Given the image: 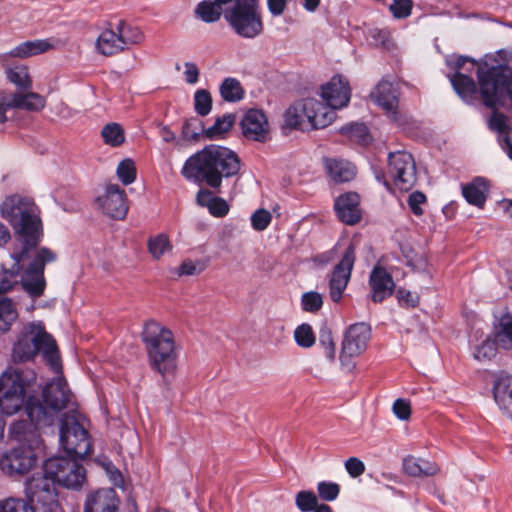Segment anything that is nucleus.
Masks as SVG:
<instances>
[{
  "instance_id": "79ce46f5",
  "label": "nucleus",
  "mask_w": 512,
  "mask_h": 512,
  "mask_svg": "<svg viewBox=\"0 0 512 512\" xmlns=\"http://www.w3.org/2000/svg\"><path fill=\"white\" fill-rule=\"evenodd\" d=\"M496 353V342L490 338H487L480 345L475 347L473 356L478 361H489L495 357Z\"/></svg>"
},
{
  "instance_id": "ea45409f",
  "label": "nucleus",
  "mask_w": 512,
  "mask_h": 512,
  "mask_svg": "<svg viewBox=\"0 0 512 512\" xmlns=\"http://www.w3.org/2000/svg\"><path fill=\"white\" fill-rule=\"evenodd\" d=\"M0 512H34V507L27 500L9 497L0 500Z\"/></svg>"
},
{
  "instance_id": "774afa93",
  "label": "nucleus",
  "mask_w": 512,
  "mask_h": 512,
  "mask_svg": "<svg viewBox=\"0 0 512 512\" xmlns=\"http://www.w3.org/2000/svg\"><path fill=\"white\" fill-rule=\"evenodd\" d=\"M267 8L273 16H280L287 7V0H266Z\"/></svg>"
},
{
  "instance_id": "5fc2aeb1",
  "label": "nucleus",
  "mask_w": 512,
  "mask_h": 512,
  "mask_svg": "<svg viewBox=\"0 0 512 512\" xmlns=\"http://www.w3.org/2000/svg\"><path fill=\"white\" fill-rule=\"evenodd\" d=\"M426 200L425 194L420 191H415L409 195L408 205L414 215L421 216L423 214L421 206L426 203Z\"/></svg>"
},
{
  "instance_id": "2eb2a0df",
  "label": "nucleus",
  "mask_w": 512,
  "mask_h": 512,
  "mask_svg": "<svg viewBox=\"0 0 512 512\" xmlns=\"http://www.w3.org/2000/svg\"><path fill=\"white\" fill-rule=\"evenodd\" d=\"M103 212L114 219H124L128 212L127 197L124 189L117 184H109L105 194L97 198Z\"/></svg>"
},
{
  "instance_id": "0eeeda50",
  "label": "nucleus",
  "mask_w": 512,
  "mask_h": 512,
  "mask_svg": "<svg viewBox=\"0 0 512 512\" xmlns=\"http://www.w3.org/2000/svg\"><path fill=\"white\" fill-rule=\"evenodd\" d=\"M31 437L25 434L18 437L21 442H27V445L21 444L4 453L0 458V469L8 476H22L27 474L36 466L37 456L35 448L41 443L40 435L37 430L31 431Z\"/></svg>"
},
{
  "instance_id": "2f4dec72",
  "label": "nucleus",
  "mask_w": 512,
  "mask_h": 512,
  "mask_svg": "<svg viewBox=\"0 0 512 512\" xmlns=\"http://www.w3.org/2000/svg\"><path fill=\"white\" fill-rule=\"evenodd\" d=\"M456 93L465 101L469 102L475 98L477 87L475 82L469 76L457 72L451 79Z\"/></svg>"
},
{
  "instance_id": "9d476101",
  "label": "nucleus",
  "mask_w": 512,
  "mask_h": 512,
  "mask_svg": "<svg viewBox=\"0 0 512 512\" xmlns=\"http://www.w3.org/2000/svg\"><path fill=\"white\" fill-rule=\"evenodd\" d=\"M76 457H53L45 461L43 471L59 485L78 489L86 479V472Z\"/></svg>"
},
{
  "instance_id": "338daca9",
  "label": "nucleus",
  "mask_w": 512,
  "mask_h": 512,
  "mask_svg": "<svg viewBox=\"0 0 512 512\" xmlns=\"http://www.w3.org/2000/svg\"><path fill=\"white\" fill-rule=\"evenodd\" d=\"M184 67H185L184 74H185L186 82L189 84H195L199 78L198 67L196 66V64H194L192 62H186L184 64Z\"/></svg>"
},
{
  "instance_id": "c03bdc74",
  "label": "nucleus",
  "mask_w": 512,
  "mask_h": 512,
  "mask_svg": "<svg viewBox=\"0 0 512 512\" xmlns=\"http://www.w3.org/2000/svg\"><path fill=\"white\" fill-rule=\"evenodd\" d=\"M497 337L504 345H512V312L508 311L501 316Z\"/></svg>"
},
{
  "instance_id": "6e6d98bb",
  "label": "nucleus",
  "mask_w": 512,
  "mask_h": 512,
  "mask_svg": "<svg viewBox=\"0 0 512 512\" xmlns=\"http://www.w3.org/2000/svg\"><path fill=\"white\" fill-rule=\"evenodd\" d=\"M398 302L406 308H414L419 304V296L405 289H398L396 293Z\"/></svg>"
},
{
  "instance_id": "c85d7f7f",
  "label": "nucleus",
  "mask_w": 512,
  "mask_h": 512,
  "mask_svg": "<svg viewBox=\"0 0 512 512\" xmlns=\"http://www.w3.org/2000/svg\"><path fill=\"white\" fill-rule=\"evenodd\" d=\"M403 469L408 475L413 477L433 476L439 471L436 463L414 456H408L403 460Z\"/></svg>"
},
{
  "instance_id": "052dcab7",
  "label": "nucleus",
  "mask_w": 512,
  "mask_h": 512,
  "mask_svg": "<svg viewBox=\"0 0 512 512\" xmlns=\"http://www.w3.org/2000/svg\"><path fill=\"white\" fill-rule=\"evenodd\" d=\"M345 468L348 474L353 478L359 477L365 471L364 463L356 457H350L347 459L345 462Z\"/></svg>"
},
{
  "instance_id": "a878e982",
  "label": "nucleus",
  "mask_w": 512,
  "mask_h": 512,
  "mask_svg": "<svg viewBox=\"0 0 512 512\" xmlns=\"http://www.w3.org/2000/svg\"><path fill=\"white\" fill-rule=\"evenodd\" d=\"M59 45V41H54L52 39L26 41L15 47L13 50H11L9 55L19 58H25L47 52L51 49H55Z\"/></svg>"
},
{
  "instance_id": "49530a36",
  "label": "nucleus",
  "mask_w": 512,
  "mask_h": 512,
  "mask_svg": "<svg viewBox=\"0 0 512 512\" xmlns=\"http://www.w3.org/2000/svg\"><path fill=\"white\" fill-rule=\"evenodd\" d=\"M295 503L301 512H310L318 504V498L312 491H300L296 494Z\"/></svg>"
},
{
  "instance_id": "bb28decb",
  "label": "nucleus",
  "mask_w": 512,
  "mask_h": 512,
  "mask_svg": "<svg viewBox=\"0 0 512 512\" xmlns=\"http://www.w3.org/2000/svg\"><path fill=\"white\" fill-rule=\"evenodd\" d=\"M488 191V185L481 177H477L472 182L462 186V194L466 201L479 208L484 206Z\"/></svg>"
},
{
  "instance_id": "864d4df0",
  "label": "nucleus",
  "mask_w": 512,
  "mask_h": 512,
  "mask_svg": "<svg viewBox=\"0 0 512 512\" xmlns=\"http://www.w3.org/2000/svg\"><path fill=\"white\" fill-rule=\"evenodd\" d=\"M272 220L271 213L266 209H258L251 216V225L256 231L265 230Z\"/></svg>"
},
{
  "instance_id": "c9c22d12",
  "label": "nucleus",
  "mask_w": 512,
  "mask_h": 512,
  "mask_svg": "<svg viewBox=\"0 0 512 512\" xmlns=\"http://www.w3.org/2000/svg\"><path fill=\"white\" fill-rule=\"evenodd\" d=\"M220 94L225 101L236 102L243 98L244 91L235 78H226L220 86Z\"/></svg>"
},
{
  "instance_id": "9b49d317",
  "label": "nucleus",
  "mask_w": 512,
  "mask_h": 512,
  "mask_svg": "<svg viewBox=\"0 0 512 512\" xmlns=\"http://www.w3.org/2000/svg\"><path fill=\"white\" fill-rule=\"evenodd\" d=\"M387 173L394 185L402 191L410 190L417 182L416 163L408 152L390 153Z\"/></svg>"
},
{
  "instance_id": "de8ad7c7",
  "label": "nucleus",
  "mask_w": 512,
  "mask_h": 512,
  "mask_svg": "<svg viewBox=\"0 0 512 512\" xmlns=\"http://www.w3.org/2000/svg\"><path fill=\"white\" fill-rule=\"evenodd\" d=\"M301 305L304 311L316 313L322 308V295L315 291L306 292L301 297Z\"/></svg>"
},
{
  "instance_id": "412c9836",
  "label": "nucleus",
  "mask_w": 512,
  "mask_h": 512,
  "mask_svg": "<svg viewBox=\"0 0 512 512\" xmlns=\"http://www.w3.org/2000/svg\"><path fill=\"white\" fill-rule=\"evenodd\" d=\"M119 503L113 488L99 489L87 497L84 512H117Z\"/></svg>"
},
{
  "instance_id": "680f3d73",
  "label": "nucleus",
  "mask_w": 512,
  "mask_h": 512,
  "mask_svg": "<svg viewBox=\"0 0 512 512\" xmlns=\"http://www.w3.org/2000/svg\"><path fill=\"white\" fill-rule=\"evenodd\" d=\"M506 121L507 118L505 115L498 113L497 111H493L491 117L489 118L488 125L489 128L493 131L504 132L507 128Z\"/></svg>"
},
{
  "instance_id": "dca6fc26",
  "label": "nucleus",
  "mask_w": 512,
  "mask_h": 512,
  "mask_svg": "<svg viewBox=\"0 0 512 512\" xmlns=\"http://www.w3.org/2000/svg\"><path fill=\"white\" fill-rule=\"evenodd\" d=\"M321 96L332 109H340L350 101L351 89L348 81L340 75H336L322 86Z\"/></svg>"
},
{
  "instance_id": "e433bc0d",
  "label": "nucleus",
  "mask_w": 512,
  "mask_h": 512,
  "mask_svg": "<svg viewBox=\"0 0 512 512\" xmlns=\"http://www.w3.org/2000/svg\"><path fill=\"white\" fill-rule=\"evenodd\" d=\"M26 394H0V409L7 415L17 413L20 408L25 404L24 401Z\"/></svg>"
},
{
  "instance_id": "72a5a7b5",
  "label": "nucleus",
  "mask_w": 512,
  "mask_h": 512,
  "mask_svg": "<svg viewBox=\"0 0 512 512\" xmlns=\"http://www.w3.org/2000/svg\"><path fill=\"white\" fill-rule=\"evenodd\" d=\"M233 123V115H223L221 117H218L211 127L204 129L203 135L205 138L210 140L222 138L232 128Z\"/></svg>"
},
{
  "instance_id": "7c9ffc66",
  "label": "nucleus",
  "mask_w": 512,
  "mask_h": 512,
  "mask_svg": "<svg viewBox=\"0 0 512 512\" xmlns=\"http://www.w3.org/2000/svg\"><path fill=\"white\" fill-rule=\"evenodd\" d=\"M335 109L330 108L328 105L318 102V106L313 109V111L309 110L310 118V129H322L332 123L336 114Z\"/></svg>"
},
{
  "instance_id": "09e8293b",
  "label": "nucleus",
  "mask_w": 512,
  "mask_h": 512,
  "mask_svg": "<svg viewBox=\"0 0 512 512\" xmlns=\"http://www.w3.org/2000/svg\"><path fill=\"white\" fill-rule=\"evenodd\" d=\"M319 344L324 349L326 357L333 361L335 359L336 347L333 340L332 332L329 328L323 327L319 332Z\"/></svg>"
},
{
  "instance_id": "f257e3e1",
  "label": "nucleus",
  "mask_w": 512,
  "mask_h": 512,
  "mask_svg": "<svg viewBox=\"0 0 512 512\" xmlns=\"http://www.w3.org/2000/svg\"><path fill=\"white\" fill-rule=\"evenodd\" d=\"M0 212L22 242L21 250L11 255L14 261L12 266L9 269L3 268L4 277L0 282V332H6L17 318L12 301L2 295L13 286L10 278L24 272V290L32 297H39L46 285L45 265L54 262L57 255L47 247L37 249L43 232L36 205L31 199L20 195L7 197L1 205Z\"/></svg>"
},
{
  "instance_id": "603ef678",
  "label": "nucleus",
  "mask_w": 512,
  "mask_h": 512,
  "mask_svg": "<svg viewBox=\"0 0 512 512\" xmlns=\"http://www.w3.org/2000/svg\"><path fill=\"white\" fill-rule=\"evenodd\" d=\"M412 0H393L390 4V11L395 18H407L412 11Z\"/></svg>"
},
{
  "instance_id": "f03ea898",
  "label": "nucleus",
  "mask_w": 512,
  "mask_h": 512,
  "mask_svg": "<svg viewBox=\"0 0 512 512\" xmlns=\"http://www.w3.org/2000/svg\"><path fill=\"white\" fill-rule=\"evenodd\" d=\"M239 170L240 159L234 151L211 144L186 160L182 175L190 181L216 189L221 186L223 178L235 176Z\"/></svg>"
},
{
  "instance_id": "393cba45",
  "label": "nucleus",
  "mask_w": 512,
  "mask_h": 512,
  "mask_svg": "<svg viewBox=\"0 0 512 512\" xmlns=\"http://www.w3.org/2000/svg\"><path fill=\"white\" fill-rule=\"evenodd\" d=\"M369 284L372 289V301L375 303H380L391 296L395 287L392 276L380 266H375L372 270Z\"/></svg>"
},
{
  "instance_id": "a211bd4d",
  "label": "nucleus",
  "mask_w": 512,
  "mask_h": 512,
  "mask_svg": "<svg viewBox=\"0 0 512 512\" xmlns=\"http://www.w3.org/2000/svg\"><path fill=\"white\" fill-rule=\"evenodd\" d=\"M244 136L248 139L265 142L269 134L266 115L258 109H250L241 121Z\"/></svg>"
},
{
  "instance_id": "8fccbe9b",
  "label": "nucleus",
  "mask_w": 512,
  "mask_h": 512,
  "mask_svg": "<svg viewBox=\"0 0 512 512\" xmlns=\"http://www.w3.org/2000/svg\"><path fill=\"white\" fill-rule=\"evenodd\" d=\"M317 492L323 501H334L340 493V486L335 482L321 481L317 485Z\"/></svg>"
},
{
  "instance_id": "a18cd8bd",
  "label": "nucleus",
  "mask_w": 512,
  "mask_h": 512,
  "mask_svg": "<svg viewBox=\"0 0 512 512\" xmlns=\"http://www.w3.org/2000/svg\"><path fill=\"white\" fill-rule=\"evenodd\" d=\"M117 176L124 185L133 183L136 179V168L131 159L122 160L117 167Z\"/></svg>"
},
{
  "instance_id": "69168bd1",
  "label": "nucleus",
  "mask_w": 512,
  "mask_h": 512,
  "mask_svg": "<svg viewBox=\"0 0 512 512\" xmlns=\"http://www.w3.org/2000/svg\"><path fill=\"white\" fill-rule=\"evenodd\" d=\"M342 130L350 134L351 137H357L359 141L366 142L367 140L368 132L364 124H352L350 127H345Z\"/></svg>"
},
{
  "instance_id": "3c124183",
  "label": "nucleus",
  "mask_w": 512,
  "mask_h": 512,
  "mask_svg": "<svg viewBox=\"0 0 512 512\" xmlns=\"http://www.w3.org/2000/svg\"><path fill=\"white\" fill-rule=\"evenodd\" d=\"M203 124L202 122L194 117L189 120H186L182 127L183 135L188 139L196 140L199 138L200 134H203Z\"/></svg>"
},
{
  "instance_id": "6e6552de",
  "label": "nucleus",
  "mask_w": 512,
  "mask_h": 512,
  "mask_svg": "<svg viewBox=\"0 0 512 512\" xmlns=\"http://www.w3.org/2000/svg\"><path fill=\"white\" fill-rule=\"evenodd\" d=\"M231 4L224 8V19L235 32H261L262 13L259 0H218Z\"/></svg>"
},
{
  "instance_id": "4d7b16f0",
  "label": "nucleus",
  "mask_w": 512,
  "mask_h": 512,
  "mask_svg": "<svg viewBox=\"0 0 512 512\" xmlns=\"http://www.w3.org/2000/svg\"><path fill=\"white\" fill-rule=\"evenodd\" d=\"M371 39L369 43L376 47H381L383 50L390 51L394 48L395 44L390 38V34H370Z\"/></svg>"
},
{
  "instance_id": "f8f14e48",
  "label": "nucleus",
  "mask_w": 512,
  "mask_h": 512,
  "mask_svg": "<svg viewBox=\"0 0 512 512\" xmlns=\"http://www.w3.org/2000/svg\"><path fill=\"white\" fill-rule=\"evenodd\" d=\"M355 259V247L353 244H350L331 273L329 278V295L335 303L341 300L343 292L349 283Z\"/></svg>"
},
{
  "instance_id": "f704fd0d",
  "label": "nucleus",
  "mask_w": 512,
  "mask_h": 512,
  "mask_svg": "<svg viewBox=\"0 0 512 512\" xmlns=\"http://www.w3.org/2000/svg\"><path fill=\"white\" fill-rule=\"evenodd\" d=\"M147 247L152 258L155 260H159L166 252L172 250V245L166 234L149 237Z\"/></svg>"
},
{
  "instance_id": "4c0bfd02",
  "label": "nucleus",
  "mask_w": 512,
  "mask_h": 512,
  "mask_svg": "<svg viewBox=\"0 0 512 512\" xmlns=\"http://www.w3.org/2000/svg\"><path fill=\"white\" fill-rule=\"evenodd\" d=\"M101 136L105 144L112 147L120 146L125 140L124 131L117 123H109L105 125L101 131Z\"/></svg>"
},
{
  "instance_id": "c756f323",
  "label": "nucleus",
  "mask_w": 512,
  "mask_h": 512,
  "mask_svg": "<svg viewBox=\"0 0 512 512\" xmlns=\"http://www.w3.org/2000/svg\"><path fill=\"white\" fill-rule=\"evenodd\" d=\"M14 109H25L28 111H39L45 106V99L38 93H12L10 99Z\"/></svg>"
},
{
  "instance_id": "5701e85b",
  "label": "nucleus",
  "mask_w": 512,
  "mask_h": 512,
  "mask_svg": "<svg viewBox=\"0 0 512 512\" xmlns=\"http://www.w3.org/2000/svg\"><path fill=\"white\" fill-rule=\"evenodd\" d=\"M493 396L499 408L512 418V376L506 372L494 374Z\"/></svg>"
},
{
  "instance_id": "cd10ccee",
  "label": "nucleus",
  "mask_w": 512,
  "mask_h": 512,
  "mask_svg": "<svg viewBox=\"0 0 512 512\" xmlns=\"http://www.w3.org/2000/svg\"><path fill=\"white\" fill-rule=\"evenodd\" d=\"M325 167L327 173L335 182H348L356 174L355 167L345 160L326 158Z\"/></svg>"
},
{
  "instance_id": "473e14b6",
  "label": "nucleus",
  "mask_w": 512,
  "mask_h": 512,
  "mask_svg": "<svg viewBox=\"0 0 512 512\" xmlns=\"http://www.w3.org/2000/svg\"><path fill=\"white\" fill-rule=\"evenodd\" d=\"M227 4H220L218 0L202 1L196 8V14L205 22H216L221 15L224 16V8Z\"/></svg>"
},
{
  "instance_id": "a19ab883",
  "label": "nucleus",
  "mask_w": 512,
  "mask_h": 512,
  "mask_svg": "<svg viewBox=\"0 0 512 512\" xmlns=\"http://www.w3.org/2000/svg\"><path fill=\"white\" fill-rule=\"evenodd\" d=\"M296 343L303 348H310L315 343V335L309 324L303 323L294 331Z\"/></svg>"
},
{
  "instance_id": "aec40b11",
  "label": "nucleus",
  "mask_w": 512,
  "mask_h": 512,
  "mask_svg": "<svg viewBox=\"0 0 512 512\" xmlns=\"http://www.w3.org/2000/svg\"><path fill=\"white\" fill-rule=\"evenodd\" d=\"M99 34L96 42V48L98 51L105 55L110 56L116 54L129 44H137L143 40V34Z\"/></svg>"
},
{
  "instance_id": "13d9d810",
  "label": "nucleus",
  "mask_w": 512,
  "mask_h": 512,
  "mask_svg": "<svg viewBox=\"0 0 512 512\" xmlns=\"http://www.w3.org/2000/svg\"><path fill=\"white\" fill-rule=\"evenodd\" d=\"M393 412L401 420H408L411 415V405L409 401L399 398L393 404Z\"/></svg>"
},
{
  "instance_id": "0e129e2a",
  "label": "nucleus",
  "mask_w": 512,
  "mask_h": 512,
  "mask_svg": "<svg viewBox=\"0 0 512 512\" xmlns=\"http://www.w3.org/2000/svg\"><path fill=\"white\" fill-rule=\"evenodd\" d=\"M208 209L213 216L223 217L228 213L229 206L224 199L215 197Z\"/></svg>"
},
{
  "instance_id": "6ab92c4d",
  "label": "nucleus",
  "mask_w": 512,
  "mask_h": 512,
  "mask_svg": "<svg viewBox=\"0 0 512 512\" xmlns=\"http://www.w3.org/2000/svg\"><path fill=\"white\" fill-rule=\"evenodd\" d=\"M371 98L389 114L392 121L401 124L397 112L398 92L392 83L385 80L380 81L371 93Z\"/></svg>"
},
{
  "instance_id": "4468645a",
  "label": "nucleus",
  "mask_w": 512,
  "mask_h": 512,
  "mask_svg": "<svg viewBox=\"0 0 512 512\" xmlns=\"http://www.w3.org/2000/svg\"><path fill=\"white\" fill-rule=\"evenodd\" d=\"M371 336V328L368 324L361 322L351 325L345 332L340 353V360L353 358L363 353Z\"/></svg>"
},
{
  "instance_id": "bf43d9fd",
  "label": "nucleus",
  "mask_w": 512,
  "mask_h": 512,
  "mask_svg": "<svg viewBox=\"0 0 512 512\" xmlns=\"http://www.w3.org/2000/svg\"><path fill=\"white\" fill-rule=\"evenodd\" d=\"M203 270L199 262H194L190 259L184 260L178 268L177 274L179 276H192L199 274Z\"/></svg>"
},
{
  "instance_id": "1a4fd4ad",
  "label": "nucleus",
  "mask_w": 512,
  "mask_h": 512,
  "mask_svg": "<svg viewBox=\"0 0 512 512\" xmlns=\"http://www.w3.org/2000/svg\"><path fill=\"white\" fill-rule=\"evenodd\" d=\"M60 444L68 456L79 459L92 451L87 430L77 421L75 415L67 413L61 417Z\"/></svg>"
},
{
  "instance_id": "7ed1b4c3",
  "label": "nucleus",
  "mask_w": 512,
  "mask_h": 512,
  "mask_svg": "<svg viewBox=\"0 0 512 512\" xmlns=\"http://www.w3.org/2000/svg\"><path fill=\"white\" fill-rule=\"evenodd\" d=\"M42 399L29 396L25 404V413L35 430L51 427L62 410L74 405L73 395L65 379L57 376L46 384Z\"/></svg>"
},
{
  "instance_id": "b1692460",
  "label": "nucleus",
  "mask_w": 512,
  "mask_h": 512,
  "mask_svg": "<svg viewBox=\"0 0 512 512\" xmlns=\"http://www.w3.org/2000/svg\"><path fill=\"white\" fill-rule=\"evenodd\" d=\"M34 379L33 372L5 371L0 376V394H26L30 381Z\"/></svg>"
},
{
  "instance_id": "4be33fe9",
  "label": "nucleus",
  "mask_w": 512,
  "mask_h": 512,
  "mask_svg": "<svg viewBox=\"0 0 512 512\" xmlns=\"http://www.w3.org/2000/svg\"><path fill=\"white\" fill-rule=\"evenodd\" d=\"M360 197L355 192L340 195L335 201V211L338 218L348 225H354L361 219L359 208Z\"/></svg>"
},
{
  "instance_id": "423d86ee",
  "label": "nucleus",
  "mask_w": 512,
  "mask_h": 512,
  "mask_svg": "<svg viewBox=\"0 0 512 512\" xmlns=\"http://www.w3.org/2000/svg\"><path fill=\"white\" fill-rule=\"evenodd\" d=\"M477 77L485 106L512 107V72L496 59L486 58L478 64Z\"/></svg>"
},
{
  "instance_id": "f3484780",
  "label": "nucleus",
  "mask_w": 512,
  "mask_h": 512,
  "mask_svg": "<svg viewBox=\"0 0 512 512\" xmlns=\"http://www.w3.org/2000/svg\"><path fill=\"white\" fill-rule=\"evenodd\" d=\"M318 106L315 99H306L291 105L284 114L283 129L310 130V118L308 111Z\"/></svg>"
},
{
  "instance_id": "37998d69",
  "label": "nucleus",
  "mask_w": 512,
  "mask_h": 512,
  "mask_svg": "<svg viewBox=\"0 0 512 512\" xmlns=\"http://www.w3.org/2000/svg\"><path fill=\"white\" fill-rule=\"evenodd\" d=\"M194 108L200 116H206L212 108V98L207 90L201 89L194 95Z\"/></svg>"
},
{
  "instance_id": "20e7f679",
  "label": "nucleus",
  "mask_w": 512,
  "mask_h": 512,
  "mask_svg": "<svg viewBox=\"0 0 512 512\" xmlns=\"http://www.w3.org/2000/svg\"><path fill=\"white\" fill-rule=\"evenodd\" d=\"M141 339L152 370L162 377L173 374L177 368L178 349L173 332L153 319L146 321Z\"/></svg>"
},
{
  "instance_id": "e2e57ef3",
  "label": "nucleus",
  "mask_w": 512,
  "mask_h": 512,
  "mask_svg": "<svg viewBox=\"0 0 512 512\" xmlns=\"http://www.w3.org/2000/svg\"><path fill=\"white\" fill-rule=\"evenodd\" d=\"M10 99V92H0V124L5 123L8 120L7 112L13 108Z\"/></svg>"
},
{
  "instance_id": "58836bf2",
  "label": "nucleus",
  "mask_w": 512,
  "mask_h": 512,
  "mask_svg": "<svg viewBox=\"0 0 512 512\" xmlns=\"http://www.w3.org/2000/svg\"><path fill=\"white\" fill-rule=\"evenodd\" d=\"M6 75L8 80L19 88L28 89L31 87V80L28 74V69L25 66H15L8 68Z\"/></svg>"
},
{
  "instance_id": "ddd939ff",
  "label": "nucleus",
  "mask_w": 512,
  "mask_h": 512,
  "mask_svg": "<svg viewBox=\"0 0 512 512\" xmlns=\"http://www.w3.org/2000/svg\"><path fill=\"white\" fill-rule=\"evenodd\" d=\"M56 482L43 474L33 475L25 482V495L28 502H37L43 507H52L57 502Z\"/></svg>"
},
{
  "instance_id": "39448f33",
  "label": "nucleus",
  "mask_w": 512,
  "mask_h": 512,
  "mask_svg": "<svg viewBox=\"0 0 512 512\" xmlns=\"http://www.w3.org/2000/svg\"><path fill=\"white\" fill-rule=\"evenodd\" d=\"M39 352L55 373L61 372L58 346L54 338L46 332L42 323H29L21 331L13 347V359L18 362L32 360Z\"/></svg>"
}]
</instances>
